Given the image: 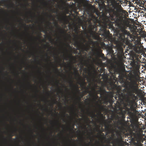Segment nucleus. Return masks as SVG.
<instances>
[{
  "instance_id": "a211bd4d",
  "label": "nucleus",
  "mask_w": 146,
  "mask_h": 146,
  "mask_svg": "<svg viewBox=\"0 0 146 146\" xmlns=\"http://www.w3.org/2000/svg\"><path fill=\"white\" fill-rule=\"evenodd\" d=\"M90 93V91L89 90L88 88H86V90L84 91L83 93L84 94H85H85H86L87 93Z\"/></svg>"
},
{
  "instance_id": "a19ab883",
  "label": "nucleus",
  "mask_w": 146,
  "mask_h": 146,
  "mask_svg": "<svg viewBox=\"0 0 146 146\" xmlns=\"http://www.w3.org/2000/svg\"><path fill=\"white\" fill-rule=\"evenodd\" d=\"M13 135H10V139L11 140L12 139V137L13 136Z\"/></svg>"
},
{
  "instance_id": "7ed1b4c3",
  "label": "nucleus",
  "mask_w": 146,
  "mask_h": 146,
  "mask_svg": "<svg viewBox=\"0 0 146 146\" xmlns=\"http://www.w3.org/2000/svg\"><path fill=\"white\" fill-rule=\"evenodd\" d=\"M134 68L131 75L133 79L131 82H129L125 87V91L127 96L133 101H135L137 99L135 94L137 93V89L135 85V83L140 80L139 68L140 64L135 62L134 64Z\"/></svg>"
},
{
  "instance_id": "0e129e2a",
  "label": "nucleus",
  "mask_w": 146,
  "mask_h": 146,
  "mask_svg": "<svg viewBox=\"0 0 146 146\" xmlns=\"http://www.w3.org/2000/svg\"><path fill=\"white\" fill-rule=\"evenodd\" d=\"M50 112H51V113H52V111H51Z\"/></svg>"
},
{
  "instance_id": "09e8293b",
  "label": "nucleus",
  "mask_w": 146,
  "mask_h": 146,
  "mask_svg": "<svg viewBox=\"0 0 146 146\" xmlns=\"http://www.w3.org/2000/svg\"><path fill=\"white\" fill-rule=\"evenodd\" d=\"M48 23L49 25H50L51 24V23L50 22H48Z\"/></svg>"
},
{
  "instance_id": "c85d7f7f",
  "label": "nucleus",
  "mask_w": 146,
  "mask_h": 146,
  "mask_svg": "<svg viewBox=\"0 0 146 146\" xmlns=\"http://www.w3.org/2000/svg\"><path fill=\"white\" fill-rule=\"evenodd\" d=\"M43 3L44 5L47 6V5H48V3L45 1H44L43 2Z\"/></svg>"
},
{
  "instance_id": "1a4fd4ad",
  "label": "nucleus",
  "mask_w": 146,
  "mask_h": 146,
  "mask_svg": "<svg viewBox=\"0 0 146 146\" xmlns=\"http://www.w3.org/2000/svg\"><path fill=\"white\" fill-rule=\"evenodd\" d=\"M117 95L118 96V99L119 100H122L124 97V93L120 90L117 91Z\"/></svg>"
},
{
  "instance_id": "a878e982",
  "label": "nucleus",
  "mask_w": 146,
  "mask_h": 146,
  "mask_svg": "<svg viewBox=\"0 0 146 146\" xmlns=\"http://www.w3.org/2000/svg\"><path fill=\"white\" fill-rule=\"evenodd\" d=\"M85 84H86V82H85L84 80L83 81L82 83L80 85H81V86H84Z\"/></svg>"
},
{
  "instance_id": "de8ad7c7",
  "label": "nucleus",
  "mask_w": 146,
  "mask_h": 146,
  "mask_svg": "<svg viewBox=\"0 0 146 146\" xmlns=\"http://www.w3.org/2000/svg\"><path fill=\"white\" fill-rule=\"evenodd\" d=\"M99 113L100 114H101L102 115V114L101 113V112L100 111Z\"/></svg>"
},
{
  "instance_id": "5701e85b",
  "label": "nucleus",
  "mask_w": 146,
  "mask_h": 146,
  "mask_svg": "<svg viewBox=\"0 0 146 146\" xmlns=\"http://www.w3.org/2000/svg\"><path fill=\"white\" fill-rule=\"evenodd\" d=\"M67 57L68 58L71 59H73L74 58V57L72 55V54H71L70 56H68Z\"/></svg>"
},
{
  "instance_id": "338daca9",
  "label": "nucleus",
  "mask_w": 146,
  "mask_h": 146,
  "mask_svg": "<svg viewBox=\"0 0 146 146\" xmlns=\"http://www.w3.org/2000/svg\"><path fill=\"white\" fill-rule=\"evenodd\" d=\"M46 100V101L47 102H48V101L47 100Z\"/></svg>"
},
{
  "instance_id": "4468645a",
  "label": "nucleus",
  "mask_w": 146,
  "mask_h": 146,
  "mask_svg": "<svg viewBox=\"0 0 146 146\" xmlns=\"http://www.w3.org/2000/svg\"><path fill=\"white\" fill-rule=\"evenodd\" d=\"M74 73L75 75H77L79 76L78 79H79V80H81V77L80 76V75L79 74V73H78V70L76 69L75 70Z\"/></svg>"
},
{
  "instance_id": "680f3d73",
  "label": "nucleus",
  "mask_w": 146,
  "mask_h": 146,
  "mask_svg": "<svg viewBox=\"0 0 146 146\" xmlns=\"http://www.w3.org/2000/svg\"><path fill=\"white\" fill-rule=\"evenodd\" d=\"M38 92V90H37V92Z\"/></svg>"
},
{
  "instance_id": "cd10ccee",
  "label": "nucleus",
  "mask_w": 146,
  "mask_h": 146,
  "mask_svg": "<svg viewBox=\"0 0 146 146\" xmlns=\"http://www.w3.org/2000/svg\"><path fill=\"white\" fill-rule=\"evenodd\" d=\"M81 64L82 65V66H83V65L84 64L86 66V65L87 64V63L86 61H85L84 63H83L82 62H81Z\"/></svg>"
},
{
  "instance_id": "774afa93",
  "label": "nucleus",
  "mask_w": 146,
  "mask_h": 146,
  "mask_svg": "<svg viewBox=\"0 0 146 146\" xmlns=\"http://www.w3.org/2000/svg\"><path fill=\"white\" fill-rule=\"evenodd\" d=\"M23 63H25V62H23Z\"/></svg>"
},
{
  "instance_id": "72a5a7b5",
  "label": "nucleus",
  "mask_w": 146,
  "mask_h": 146,
  "mask_svg": "<svg viewBox=\"0 0 146 146\" xmlns=\"http://www.w3.org/2000/svg\"><path fill=\"white\" fill-rule=\"evenodd\" d=\"M87 70V69L86 68H84V72H86Z\"/></svg>"
},
{
  "instance_id": "603ef678",
  "label": "nucleus",
  "mask_w": 146,
  "mask_h": 146,
  "mask_svg": "<svg viewBox=\"0 0 146 146\" xmlns=\"http://www.w3.org/2000/svg\"><path fill=\"white\" fill-rule=\"evenodd\" d=\"M53 101H54V102H56L55 100H54Z\"/></svg>"
},
{
  "instance_id": "6e6552de",
  "label": "nucleus",
  "mask_w": 146,
  "mask_h": 146,
  "mask_svg": "<svg viewBox=\"0 0 146 146\" xmlns=\"http://www.w3.org/2000/svg\"><path fill=\"white\" fill-rule=\"evenodd\" d=\"M58 19H59L60 21L62 22H63L64 23H66L68 22L67 20V16L66 14L61 15L59 17L58 16Z\"/></svg>"
},
{
  "instance_id": "e2e57ef3",
  "label": "nucleus",
  "mask_w": 146,
  "mask_h": 146,
  "mask_svg": "<svg viewBox=\"0 0 146 146\" xmlns=\"http://www.w3.org/2000/svg\"><path fill=\"white\" fill-rule=\"evenodd\" d=\"M145 68H146V64H145Z\"/></svg>"
},
{
  "instance_id": "ea45409f",
  "label": "nucleus",
  "mask_w": 146,
  "mask_h": 146,
  "mask_svg": "<svg viewBox=\"0 0 146 146\" xmlns=\"http://www.w3.org/2000/svg\"><path fill=\"white\" fill-rule=\"evenodd\" d=\"M143 36L144 37H146V34H145L143 35Z\"/></svg>"
},
{
  "instance_id": "13d9d810",
  "label": "nucleus",
  "mask_w": 146,
  "mask_h": 146,
  "mask_svg": "<svg viewBox=\"0 0 146 146\" xmlns=\"http://www.w3.org/2000/svg\"><path fill=\"white\" fill-rule=\"evenodd\" d=\"M108 143H110V141H109V139H108Z\"/></svg>"
},
{
  "instance_id": "58836bf2",
  "label": "nucleus",
  "mask_w": 146,
  "mask_h": 146,
  "mask_svg": "<svg viewBox=\"0 0 146 146\" xmlns=\"http://www.w3.org/2000/svg\"><path fill=\"white\" fill-rule=\"evenodd\" d=\"M8 0H2V1L3 2H4L6 1H7Z\"/></svg>"
},
{
  "instance_id": "49530a36",
  "label": "nucleus",
  "mask_w": 146,
  "mask_h": 146,
  "mask_svg": "<svg viewBox=\"0 0 146 146\" xmlns=\"http://www.w3.org/2000/svg\"><path fill=\"white\" fill-rule=\"evenodd\" d=\"M64 86L65 87V88H66V90H67V88L66 87V86Z\"/></svg>"
},
{
  "instance_id": "864d4df0",
  "label": "nucleus",
  "mask_w": 146,
  "mask_h": 146,
  "mask_svg": "<svg viewBox=\"0 0 146 146\" xmlns=\"http://www.w3.org/2000/svg\"><path fill=\"white\" fill-rule=\"evenodd\" d=\"M52 15H50V17H52Z\"/></svg>"
},
{
  "instance_id": "f704fd0d",
  "label": "nucleus",
  "mask_w": 146,
  "mask_h": 146,
  "mask_svg": "<svg viewBox=\"0 0 146 146\" xmlns=\"http://www.w3.org/2000/svg\"><path fill=\"white\" fill-rule=\"evenodd\" d=\"M22 24L23 26H27V25H26L25 24H23V23H22Z\"/></svg>"
},
{
  "instance_id": "a18cd8bd",
  "label": "nucleus",
  "mask_w": 146,
  "mask_h": 146,
  "mask_svg": "<svg viewBox=\"0 0 146 146\" xmlns=\"http://www.w3.org/2000/svg\"><path fill=\"white\" fill-rule=\"evenodd\" d=\"M89 74L90 76H92V74L91 73H90Z\"/></svg>"
},
{
  "instance_id": "3c124183",
  "label": "nucleus",
  "mask_w": 146,
  "mask_h": 146,
  "mask_svg": "<svg viewBox=\"0 0 146 146\" xmlns=\"http://www.w3.org/2000/svg\"><path fill=\"white\" fill-rule=\"evenodd\" d=\"M57 84H58L59 83V81H57Z\"/></svg>"
},
{
  "instance_id": "c9c22d12",
  "label": "nucleus",
  "mask_w": 146,
  "mask_h": 146,
  "mask_svg": "<svg viewBox=\"0 0 146 146\" xmlns=\"http://www.w3.org/2000/svg\"><path fill=\"white\" fill-rule=\"evenodd\" d=\"M57 124L59 125L60 126L61 125V123H60L58 121H57Z\"/></svg>"
},
{
  "instance_id": "4c0bfd02",
  "label": "nucleus",
  "mask_w": 146,
  "mask_h": 146,
  "mask_svg": "<svg viewBox=\"0 0 146 146\" xmlns=\"http://www.w3.org/2000/svg\"><path fill=\"white\" fill-rule=\"evenodd\" d=\"M55 70L57 71V72H58V68H56L55 69Z\"/></svg>"
},
{
  "instance_id": "c03bdc74",
  "label": "nucleus",
  "mask_w": 146,
  "mask_h": 146,
  "mask_svg": "<svg viewBox=\"0 0 146 146\" xmlns=\"http://www.w3.org/2000/svg\"><path fill=\"white\" fill-rule=\"evenodd\" d=\"M28 84H29V85L30 86L31 85V84L29 82H28Z\"/></svg>"
},
{
  "instance_id": "6e6d98bb",
  "label": "nucleus",
  "mask_w": 146,
  "mask_h": 146,
  "mask_svg": "<svg viewBox=\"0 0 146 146\" xmlns=\"http://www.w3.org/2000/svg\"><path fill=\"white\" fill-rule=\"evenodd\" d=\"M90 143H89L88 144V145H89L90 144Z\"/></svg>"
},
{
  "instance_id": "9d476101",
  "label": "nucleus",
  "mask_w": 146,
  "mask_h": 146,
  "mask_svg": "<svg viewBox=\"0 0 146 146\" xmlns=\"http://www.w3.org/2000/svg\"><path fill=\"white\" fill-rule=\"evenodd\" d=\"M88 115L92 118L96 116V115L95 113V111H90L88 110Z\"/></svg>"
},
{
  "instance_id": "b1692460",
  "label": "nucleus",
  "mask_w": 146,
  "mask_h": 146,
  "mask_svg": "<svg viewBox=\"0 0 146 146\" xmlns=\"http://www.w3.org/2000/svg\"><path fill=\"white\" fill-rule=\"evenodd\" d=\"M120 113H123L125 114L126 113V110H121L120 112Z\"/></svg>"
},
{
  "instance_id": "aec40b11",
  "label": "nucleus",
  "mask_w": 146,
  "mask_h": 146,
  "mask_svg": "<svg viewBox=\"0 0 146 146\" xmlns=\"http://www.w3.org/2000/svg\"><path fill=\"white\" fill-rule=\"evenodd\" d=\"M6 6L7 8H9V7H13V4H11L10 5L7 4L6 5Z\"/></svg>"
},
{
  "instance_id": "0eeeda50",
  "label": "nucleus",
  "mask_w": 146,
  "mask_h": 146,
  "mask_svg": "<svg viewBox=\"0 0 146 146\" xmlns=\"http://www.w3.org/2000/svg\"><path fill=\"white\" fill-rule=\"evenodd\" d=\"M102 123L105 125V127L106 131H109L112 127V125L110 124V121L107 123L105 120H102Z\"/></svg>"
},
{
  "instance_id": "2eb2a0df",
  "label": "nucleus",
  "mask_w": 146,
  "mask_h": 146,
  "mask_svg": "<svg viewBox=\"0 0 146 146\" xmlns=\"http://www.w3.org/2000/svg\"><path fill=\"white\" fill-rule=\"evenodd\" d=\"M111 100L107 97H106L104 99V104H106L108 103H110Z\"/></svg>"
},
{
  "instance_id": "37998d69",
  "label": "nucleus",
  "mask_w": 146,
  "mask_h": 146,
  "mask_svg": "<svg viewBox=\"0 0 146 146\" xmlns=\"http://www.w3.org/2000/svg\"><path fill=\"white\" fill-rule=\"evenodd\" d=\"M59 92H60V93H61L62 92V90H59Z\"/></svg>"
},
{
  "instance_id": "4be33fe9",
  "label": "nucleus",
  "mask_w": 146,
  "mask_h": 146,
  "mask_svg": "<svg viewBox=\"0 0 146 146\" xmlns=\"http://www.w3.org/2000/svg\"><path fill=\"white\" fill-rule=\"evenodd\" d=\"M75 32L77 34V35H76V36L77 37H78L79 36L78 35V34L79 33V31H78V29H75Z\"/></svg>"
},
{
  "instance_id": "79ce46f5",
  "label": "nucleus",
  "mask_w": 146,
  "mask_h": 146,
  "mask_svg": "<svg viewBox=\"0 0 146 146\" xmlns=\"http://www.w3.org/2000/svg\"><path fill=\"white\" fill-rule=\"evenodd\" d=\"M45 110L46 111H48V109L47 108H46L45 109Z\"/></svg>"
},
{
  "instance_id": "bb28decb",
  "label": "nucleus",
  "mask_w": 146,
  "mask_h": 146,
  "mask_svg": "<svg viewBox=\"0 0 146 146\" xmlns=\"http://www.w3.org/2000/svg\"><path fill=\"white\" fill-rule=\"evenodd\" d=\"M100 56L103 58L104 56V54L102 53L98 54Z\"/></svg>"
},
{
  "instance_id": "f257e3e1",
  "label": "nucleus",
  "mask_w": 146,
  "mask_h": 146,
  "mask_svg": "<svg viewBox=\"0 0 146 146\" xmlns=\"http://www.w3.org/2000/svg\"><path fill=\"white\" fill-rule=\"evenodd\" d=\"M108 11L112 19H114L115 17L117 18L115 21V25L121 32L119 33V37L121 43L116 44L118 59L122 60L124 56L123 48V44L124 43L126 44H129L130 48L136 53L138 54L143 53V50L139 45L138 34L136 32H133L131 34L129 31L126 30L127 25V22L125 20L118 18L121 12V8L116 5H113L112 7L109 8Z\"/></svg>"
},
{
  "instance_id": "8fccbe9b",
  "label": "nucleus",
  "mask_w": 146,
  "mask_h": 146,
  "mask_svg": "<svg viewBox=\"0 0 146 146\" xmlns=\"http://www.w3.org/2000/svg\"><path fill=\"white\" fill-rule=\"evenodd\" d=\"M86 117V118L87 119V120H88L89 119L87 117Z\"/></svg>"
},
{
  "instance_id": "4d7b16f0",
  "label": "nucleus",
  "mask_w": 146,
  "mask_h": 146,
  "mask_svg": "<svg viewBox=\"0 0 146 146\" xmlns=\"http://www.w3.org/2000/svg\"><path fill=\"white\" fill-rule=\"evenodd\" d=\"M16 130H17V129H16V128H15V132H16Z\"/></svg>"
},
{
  "instance_id": "423d86ee",
  "label": "nucleus",
  "mask_w": 146,
  "mask_h": 146,
  "mask_svg": "<svg viewBox=\"0 0 146 146\" xmlns=\"http://www.w3.org/2000/svg\"><path fill=\"white\" fill-rule=\"evenodd\" d=\"M132 1L134 4H136L140 7H144V6H146V1L144 0H132Z\"/></svg>"
},
{
  "instance_id": "6ab92c4d",
  "label": "nucleus",
  "mask_w": 146,
  "mask_h": 146,
  "mask_svg": "<svg viewBox=\"0 0 146 146\" xmlns=\"http://www.w3.org/2000/svg\"><path fill=\"white\" fill-rule=\"evenodd\" d=\"M50 11L54 13H57L58 12L57 11H56L55 9H52L51 7H50Z\"/></svg>"
},
{
  "instance_id": "2f4dec72",
  "label": "nucleus",
  "mask_w": 146,
  "mask_h": 146,
  "mask_svg": "<svg viewBox=\"0 0 146 146\" xmlns=\"http://www.w3.org/2000/svg\"><path fill=\"white\" fill-rule=\"evenodd\" d=\"M111 100V101H110V103L111 104V105H112L113 102L112 101V100L111 99H110Z\"/></svg>"
},
{
  "instance_id": "20e7f679",
  "label": "nucleus",
  "mask_w": 146,
  "mask_h": 146,
  "mask_svg": "<svg viewBox=\"0 0 146 146\" xmlns=\"http://www.w3.org/2000/svg\"><path fill=\"white\" fill-rule=\"evenodd\" d=\"M100 93L101 95H107L111 98L113 97V96L112 92H107L106 91V89L104 88H100L99 90L97 91V93H96V96L98 97L97 94L98 93Z\"/></svg>"
},
{
  "instance_id": "bf43d9fd",
  "label": "nucleus",
  "mask_w": 146,
  "mask_h": 146,
  "mask_svg": "<svg viewBox=\"0 0 146 146\" xmlns=\"http://www.w3.org/2000/svg\"><path fill=\"white\" fill-rule=\"evenodd\" d=\"M65 59H66V60H68V58H66Z\"/></svg>"
},
{
  "instance_id": "e433bc0d",
  "label": "nucleus",
  "mask_w": 146,
  "mask_h": 146,
  "mask_svg": "<svg viewBox=\"0 0 146 146\" xmlns=\"http://www.w3.org/2000/svg\"><path fill=\"white\" fill-rule=\"evenodd\" d=\"M55 26L56 27H58V24L57 23H56Z\"/></svg>"
},
{
  "instance_id": "c756f323",
  "label": "nucleus",
  "mask_w": 146,
  "mask_h": 146,
  "mask_svg": "<svg viewBox=\"0 0 146 146\" xmlns=\"http://www.w3.org/2000/svg\"><path fill=\"white\" fill-rule=\"evenodd\" d=\"M74 128V125L73 127H72V129H71L70 128V127H68V129H69L70 131H72L73 129Z\"/></svg>"
},
{
  "instance_id": "5fc2aeb1",
  "label": "nucleus",
  "mask_w": 146,
  "mask_h": 146,
  "mask_svg": "<svg viewBox=\"0 0 146 146\" xmlns=\"http://www.w3.org/2000/svg\"><path fill=\"white\" fill-rule=\"evenodd\" d=\"M87 78H88V79H89V80H90V78H87Z\"/></svg>"
},
{
  "instance_id": "473e14b6",
  "label": "nucleus",
  "mask_w": 146,
  "mask_h": 146,
  "mask_svg": "<svg viewBox=\"0 0 146 146\" xmlns=\"http://www.w3.org/2000/svg\"><path fill=\"white\" fill-rule=\"evenodd\" d=\"M61 1L63 4H65V2L64 1V0H61Z\"/></svg>"
},
{
  "instance_id": "ddd939ff",
  "label": "nucleus",
  "mask_w": 146,
  "mask_h": 146,
  "mask_svg": "<svg viewBox=\"0 0 146 146\" xmlns=\"http://www.w3.org/2000/svg\"><path fill=\"white\" fill-rule=\"evenodd\" d=\"M108 53L111 55L114 54V51L111 48H109L107 50Z\"/></svg>"
},
{
  "instance_id": "393cba45",
  "label": "nucleus",
  "mask_w": 146,
  "mask_h": 146,
  "mask_svg": "<svg viewBox=\"0 0 146 146\" xmlns=\"http://www.w3.org/2000/svg\"><path fill=\"white\" fill-rule=\"evenodd\" d=\"M98 105L100 110H102L104 109L103 106L99 105Z\"/></svg>"
},
{
  "instance_id": "f8f14e48",
  "label": "nucleus",
  "mask_w": 146,
  "mask_h": 146,
  "mask_svg": "<svg viewBox=\"0 0 146 146\" xmlns=\"http://www.w3.org/2000/svg\"><path fill=\"white\" fill-rule=\"evenodd\" d=\"M58 29L60 31V32L61 34L65 35H66V32L64 30L61 29L60 27H58Z\"/></svg>"
},
{
  "instance_id": "39448f33",
  "label": "nucleus",
  "mask_w": 146,
  "mask_h": 146,
  "mask_svg": "<svg viewBox=\"0 0 146 146\" xmlns=\"http://www.w3.org/2000/svg\"><path fill=\"white\" fill-rule=\"evenodd\" d=\"M69 83L70 84V86L71 87H74L76 90L79 94L80 95V96L78 98V99L79 102H80L81 99L85 95V94L82 92H80L78 89V87L77 85H74L73 83V81L72 80H70L69 82Z\"/></svg>"
},
{
  "instance_id": "9b49d317",
  "label": "nucleus",
  "mask_w": 146,
  "mask_h": 146,
  "mask_svg": "<svg viewBox=\"0 0 146 146\" xmlns=\"http://www.w3.org/2000/svg\"><path fill=\"white\" fill-rule=\"evenodd\" d=\"M143 141L141 139H139L137 143L136 144V146H143V144L141 143V142L143 143Z\"/></svg>"
},
{
  "instance_id": "412c9836",
  "label": "nucleus",
  "mask_w": 146,
  "mask_h": 146,
  "mask_svg": "<svg viewBox=\"0 0 146 146\" xmlns=\"http://www.w3.org/2000/svg\"><path fill=\"white\" fill-rule=\"evenodd\" d=\"M121 116L122 118L123 119H124L125 118V114H124L123 113H120L119 114Z\"/></svg>"
},
{
  "instance_id": "dca6fc26",
  "label": "nucleus",
  "mask_w": 146,
  "mask_h": 146,
  "mask_svg": "<svg viewBox=\"0 0 146 146\" xmlns=\"http://www.w3.org/2000/svg\"><path fill=\"white\" fill-rule=\"evenodd\" d=\"M94 87L93 88V90L94 92H95L96 91V89L97 87H98V85L97 84H94Z\"/></svg>"
},
{
  "instance_id": "f3484780",
  "label": "nucleus",
  "mask_w": 146,
  "mask_h": 146,
  "mask_svg": "<svg viewBox=\"0 0 146 146\" xmlns=\"http://www.w3.org/2000/svg\"><path fill=\"white\" fill-rule=\"evenodd\" d=\"M110 28H111L112 30H115V27L113 25V24L110 23L109 25Z\"/></svg>"
},
{
  "instance_id": "f03ea898",
  "label": "nucleus",
  "mask_w": 146,
  "mask_h": 146,
  "mask_svg": "<svg viewBox=\"0 0 146 146\" xmlns=\"http://www.w3.org/2000/svg\"><path fill=\"white\" fill-rule=\"evenodd\" d=\"M92 27L91 29V31L90 33V35L89 36L86 32H85V34L86 35V37L89 39V41L87 42V40L84 38H82L83 42L80 43L78 40H76L75 42V45L77 47V50H80L81 49L82 50H85L87 51L88 50L87 46H89V44L90 42H92L91 39L90 37H92L94 39L98 40L100 38V35L103 36L106 39H110V32L109 31H107L104 29H100V32L97 33V27L95 28V26H92Z\"/></svg>"
},
{
  "instance_id": "052dcab7",
  "label": "nucleus",
  "mask_w": 146,
  "mask_h": 146,
  "mask_svg": "<svg viewBox=\"0 0 146 146\" xmlns=\"http://www.w3.org/2000/svg\"><path fill=\"white\" fill-rule=\"evenodd\" d=\"M51 106L52 107H52H53V105L52 104H51Z\"/></svg>"
},
{
  "instance_id": "7c9ffc66",
  "label": "nucleus",
  "mask_w": 146,
  "mask_h": 146,
  "mask_svg": "<svg viewBox=\"0 0 146 146\" xmlns=\"http://www.w3.org/2000/svg\"><path fill=\"white\" fill-rule=\"evenodd\" d=\"M42 31L43 32H44V33H45V34H46L47 33V31L46 30H43V29H42Z\"/></svg>"
},
{
  "instance_id": "69168bd1",
  "label": "nucleus",
  "mask_w": 146,
  "mask_h": 146,
  "mask_svg": "<svg viewBox=\"0 0 146 146\" xmlns=\"http://www.w3.org/2000/svg\"><path fill=\"white\" fill-rule=\"evenodd\" d=\"M63 62L64 63V64H66L65 63V62L64 61H63Z\"/></svg>"
}]
</instances>
